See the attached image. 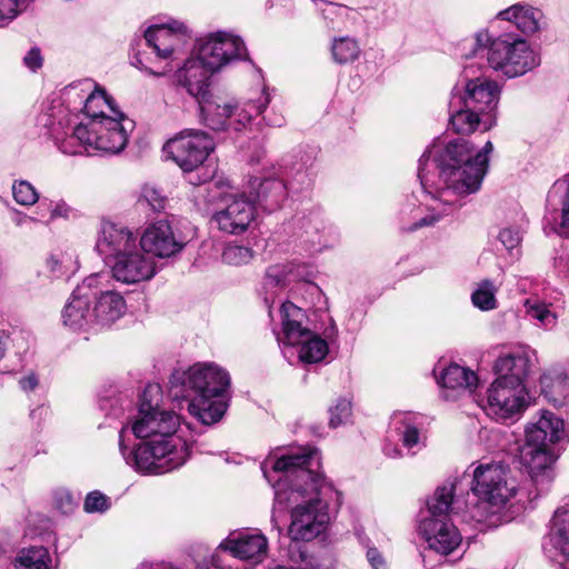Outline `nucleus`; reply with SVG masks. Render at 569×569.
I'll return each mask as SVG.
<instances>
[{
  "instance_id": "nucleus-1",
  "label": "nucleus",
  "mask_w": 569,
  "mask_h": 569,
  "mask_svg": "<svg viewBox=\"0 0 569 569\" xmlns=\"http://www.w3.org/2000/svg\"><path fill=\"white\" fill-rule=\"evenodd\" d=\"M491 141L481 150L465 139L448 143L435 141L419 159L418 178L422 189L431 194L428 208L431 214L419 219L409 230L431 226L442 216L456 209L455 196L475 193L480 189L488 170V156L492 152Z\"/></svg>"
},
{
  "instance_id": "nucleus-2",
  "label": "nucleus",
  "mask_w": 569,
  "mask_h": 569,
  "mask_svg": "<svg viewBox=\"0 0 569 569\" xmlns=\"http://www.w3.org/2000/svg\"><path fill=\"white\" fill-rule=\"evenodd\" d=\"M319 453L303 449L300 453L283 455L261 465L263 476L274 488L278 505L293 506L289 536L293 540L310 541L326 531L329 523L328 502L322 497L331 487L310 467L318 466Z\"/></svg>"
},
{
  "instance_id": "nucleus-3",
  "label": "nucleus",
  "mask_w": 569,
  "mask_h": 569,
  "mask_svg": "<svg viewBox=\"0 0 569 569\" xmlns=\"http://www.w3.org/2000/svg\"><path fill=\"white\" fill-rule=\"evenodd\" d=\"M159 390L158 385L144 389L138 415L119 432V450L126 463L142 473L170 472L181 467L190 455L188 445L174 436L179 416L148 400Z\"/></svg>"
},
{
  "instance_id": "nucleus-4",
  "label": "nucleus",
  "mask_w": 569,
  "mask_h": 569,
  "mask_svg": "<svg viewBox=\"0 0 569 569\" xmlns=\"http://www.w3.org/2000/svg\"><path fill=\"white\" fill-rule=\"evenodd\" d=\"M216 71L196 56L189 58L183 67L176 72V81L197 99L202 118L209 128L221 130L229 119L234 118V129L241 130L250 123L252 118L262 113L270 103V96L263 88L241 106L219 103L210 99L209 94V80Z\"/></svg>"
},
{
  "instance_id": "nucleus-5",
  "label": "nucleus",
  "mask_w": 569,
  "mask_h": 569,
  "mask_svg": "<svg viewBox=\"0 0 569 569\" xmlns=\"http://www.w3.org/2000/svg\"><path fill=\"white\" fill-rule=\"evenodd\" d=\"M170 395L186 400L188 411L206 426L218 422L227 411L223 392L230 385L229 375L213 363H196L186 370H174L170 377Z\"/></svg>"
},
{
  "instance_id": "nucleus-6",
  "label": "nucleus",
  "mask_w": 569,
  "mask_h": 569,
  "mask_svg": "<svg viewBox=\"0 0 569 569\" xmlns=\"http://www.w3.org/2000/svg\"><path fill=\"white\" fill-rule=\"evenodd\" d=\"M132 129L133 122L121 111L118 114L88 120L73 129L72 136L62 142L61 150L69 154L79 153L80 151L68 148L72 140H78L88 152L98 150L116 154L126 148L129 131Z\"/></svg>"
},
{
  "instance_id": "nucleus-7",
  "label": "nucleus",
  "mask_w": 569,
  "mask_h": 569,
  "mask_svg": "<svg viewBox=\"0 0 569 569\" xmlns=\"http://www.w3.org/2000/svg\"><path fill=\"white\" fill-rule=\"evenodd\" d=\"M471 490L482 502L502 509L517 495V481L507 465L502 462H481L473 470Z\"/></svg>"
},
{
  "instance_id": "nucleus-8",
  "label": "nucleus",
  "mask_w": 569,
  "mask_h": 569,
  "mask_svg": "<svg viewBox=\"0 0 569 569\" xmlns=\"http://www.w3.org/2000/svg\"><path fill=\"white\" fill-rule=\"evenodd\" d=\"M488 63L509 78L527 73L540 64V58L523 39L498 38L488 49Z\"/></svg>"
},
{
  "instance_id": "nucleus-9",
  "label": "nucleus",
  "mask_w": 569,
  "mask_h": 569,
  "mask_svg": "<svg viewBox=\"0 0 569 569\" xmlns=\"http://www.w3.org/2000/svg\"><path fill=\"white\" fill-rule=\"evenodd\" d=\"M213 148V140L206 132L186 129L167 141L163 152L184 172H191L203 163Z\"/></svg>"
},
{
  "instance_id": "nucleus-10",
  "label": "nucleus",
  "mask_w": 569,
  "mask_h": 569,
  "mask_svg": "<svg viewBox=\"0 0 569 569\" xmlns=\"http://www.w3.org/2000/svg\"><path fill=\"white\" fill-rule=\"evenodd\" d=\"M528 406L526 387L513 385L506 378H496L487 391L486 413L497 421H506L520 415Z\"/></svg>"
},
{
  "instance_id": "nucleus-11",
  "label": "nucleus",
  "mask_w": 569,
  "mask_h": 569,
  "mask_svg": "<svg viewBox=\"0 0 569 569\" xmlns=\"http://www.w3.org/2000/svg\"><path fill=\"white\" fill-rule=\"evenodd\" d=\"M102 278H106L102 273L90 274L72 291L62 310L64 326L73 330L89 329L96 326L91 305L98 293L99 280Z\"/></svg>"
},
{
  "instance_id": "nucleus-12",
  "label": "nucleus",
  "mask_w": 569,
  "mask_h": 569,
  "mask_svg": "<svg viewBox=\"0 0 569 569\" xmlns=\"http://www.w3.org/2000/svg\"><path fill=\"white\" fill-rule=\"evenodd\" d=\"M247 54L243 41L229 32L217 31L208 34L199 43L197 56L210 68L220 70L229 62Z\"/></svg>"
},
{
  "instance_id": "nucleus-13",
  "label": "nucleus",
  "mask_w": 569,
  "mask_h": 569,
  "mask_svg": "<svg viewBox=\"0 0 569 569\" xmlns=\"http://www.w3.org/2000/svg\"><path fill=\"white\" fill-rule=\"evenodd\" d=\"M112 278L121 283L136 284L156 274L154 259L137 243L127 252L109 262Z\"/></svg>"
},
{
  "instance_id": "nucleus-14",
  "label": "nucleus",
  "mask_w": 569,
  "mask_h": 569,
  "mask_svg": "<svg viewBox=\"0 0 569 569\" xmlns=\"http://www.w3.org/2000/svg\"><path fill=\"white\" fill-rule=\"evenodd\" d=\"M227 204L223 209L212 216L222 232L229 234H241L246 232L254 219L256 208L252 200L226 194Z\"/></svg>"
},
{
  "instance_id": "nucleus-15",
  "label": "nucleus",
  "mask_w": 569,
  "mask_h": 569,
  "mask_svg": "<svg viewBox=\"0 0 569 569\" xmlns=\"http://www.w3.org/2000/svg\"><path fill=\"white\" fill-rule=\"evenodd\" d=\"M419 531L428 547L443 556L453 552L462 541L460 532L448 518L426 517L420 522Z\"/></svg>"
},
{
  "instance_id": "nucleus-16",
  "label": "nucleus",
  "mask_w": 569,
  "mask_h": 569,
  "mask_svg": "<svg viewBox=\"0 0 569 569\" xmlns=\"http://www.w3.org/2000/svg\"><path fill=\"white\" fill-rule=\"evenodd\" d=\"M137 243L138 239L129 228L104 220L101 222L98 232L96 250L108 266L109 262L130 250Z\"/></svg>"
},
{
  "instance_id": "nucleus-17",
  "label": "nucleus",
  "mask_w": 569,
  "mask_h": 569,
  "mask_svg": "<svg viewBox=\"0 0 569 569\" xmlns=\"http://www.w3.org/2000/svg\"><path fill=\"white\" fill-rule=\"evenodd\" d=\"M219 548L230 552L234 558L252 565L260 563L268 555V539L260 532H232Z\"/></svg>"
},
{
  "instance_id": "nucleus-18",
  "label": "nucleus",
  "mask_w": 569,
  "mask_h": 569,
  "mask_svg": "<svg viewBox=\"0 0 569 569\" xmlns=\"http://www.w3.org/2000/svg\"><path fill=\"white\" fill-rule=\"evenodd\" d=\"M138 243L147 254L152 253L160 258L173 256L183 248V243L176 238L170 223L166 220L150 224Z\"/></svg>"
},
{
  "instance_id": "nucleus-19",
  "label": "nucleus",
  "mask_w": 569,
  "mask_h": 569,
  "mask_svg": "<svg viewBox=\"0 0 569 569\" xmlns=\"http://www.w3.org/2000/svg\"><path fill=\"white\" fill-rule=\"evenodd\" d=\"M187 27L182 22L173 21L169 24L152 26L144 32L147 43L153 48L157 56L168 59L184 41Z\"/></svg>"
},
{
  "instance_id": "nucleus-20",
  "label": "nucleus",
  "mask_w": 569,
  "mask_h": 569,
  "mask_svg": "<svg viewBox=\"0 0 569 569\" xmlns=\"http://www.w3.org/2000/svg\"><path fill=\"white\" fill-rule=\"evenodd\" d=\"M499 88L496 82L477 78L469 80L462 94L463 107H470L480 113L489 112L497 107Z\"/></svg>"
},
{
  "instance_id": "nucleus-21",
  "label": "nucleus",
  "mask_w": 569,
  "mask_h": 569,
  "mask_svg": "<svg viewBox=\"0 0 569 569\" xmlns=\"http://www.w3.org/2000/svg\"><path fill=\"white\" fill-rule=\"evenodd\" d=\"M99 280L98 293L93 298V315L96 326H110L119 320L127 310V303L120 292L114 290H101Z\"/></svg>"
},
{
  "instance_id": "nucleus-22",
  "label": "nucleus",
  "mask_w": 569,
  "mask_h": 569,
  "mask_svg": "<svg viewBox=\"0 0 569 569\" xmlns=\"http://www.w3.org/2000/svg\"><path fill=\"white\" fill-rule=\"evenodd\" d=\"M535 353L520 351L499 357L495 363L497 378H506L507 381L520 387H526L525 381L530 372Z\"/></svg>"
},
{
  "instance_id": "nucleus-23",
  "label": "nucleus",
  "mask_w": 569,
  "mask_h": 569,
  "mask_svg": "<svg viewBox=\"0 0 569 569\" xmlns=\"http://www.w3.org/2000/svg\"><path fill=\"white\" fill-rule=\"evenodd\" d=\"M523 466L528 469L531 478L538 483L550 481L552 478V466L556 457L550 448H532L523 446L520 453Z\"/></svg>"
},
{
  "instance_id": "nucleus-24",
  "label": "nucleus",
  "mask_w": 569,
  "mask_h": 569,
  "mask_svg": "<svg viewBox=\"0 0 569 569\" xmlns=\"http://www.w3.org/2000/svg\"><path fill=\"white\" fill-rule=\"evenodd\" d=\"M450 127L460 134H470L480 124V112L470 107H463L462 93L453 90L449 101Z\"/></svg>"
},
{
  "instance_id": "nucleus-25",
  "label": "nucleus",
  "mask_w": 569,
  "mask_h": 569,
  "mask_svg": "<svg viewBox=\"0 0 569 569\" xmlns=\"http://www.w3.org/2000/svg\"><path fill=\"white\" fill-rule=\"evenodd\" d=\"M282 331L288 345L295 346L310 336V330L305 327V311L290 301L283 302L280 309Z\"/></svg>"
},
{
  "instance_id": "nucleus-26",
  "label": "nucleus",
  "mask_w": 569,
  "mask_h": 569,
  "mask_svg": "<svg viewBox=\"0 0 569 569\" xmlns=\"http://www.w3.org/2000/svg\"><path fill=\"white\" fill-rule=\"evenodd\" d=\"M501 20L512 22L521 32L531 34L540 29L542 12L529 4L516 3L498 13Z\"/></svg>"
},
{
  "instance_id": "nucleus-27",
  "label": "nucleus",
  "mask_w": 569,
  "mask_h": 569,
  "mask_svg": "<svg viewBox=\"0 0 569 569\" xmlns=\"http://www.w3.org/2000/svg\"><path fill=\"white\" fill-rule=\"evenodd\" d=\"M540 386L549 400L561 405L569 397V373L560 367L550 368L541 376Z\"/></svg>"
},
{
  "instance_id": "nucleus-28",
  "label": "nucleus",
  "mask_w": 569,
  "mask_h": 569,
  "mask_svg": "<svg viewBox=\"0 0 569 569\" xmlns=\"http://www.w3.org/2000/svg\"><path fill=\"white\" fill-rule=\"evenodd\" d=\"M477 380L473 371L453 363L442 370L439 383L442 388L460 392L472 390Z\"/></svg>"
},
{
  "instance_id": "nucleus-29",
  "label": "nucleus",
  "mask_w": 569,
  "mask_h": 569,
  "mask_svg": "<svg viewBox=\"0 0 569 569\" xmlns=\"http://www.w3.org/2000/svg\"><path fill=\"white\" fill-rule=\"evenodd\" d=\"M391 420L405 447L411 449L420 445L421 435L417 422V415L411 412H396Z\"/></svg>"
},
{
  "instance_id": "nucleus-30",
  "label": "nucleus",
  "mask_w": 569,
  "mask_h": 569,
  "mask_svg": "<svg viewBox=\"0 0 569 569\" xmlns=\"http://www.w3.org/2000/svg\"><path fill=\"white\" fill-rule=\"evenodd\" d=\"M550 545L561 556L569 558V505L555 515Z\"/></svg>"
},
{
  "instance_id": "nucleus-31",
  "label": "nucleus",
  "mask_w": 569,
  "mask_h": 569,
  "mask_svg": "<svg viewBox=\"0 0 569 569\" xmlns=\"http://www.w3.org/2000/svg\"><path fill=\"white\" fill-rule=\"evenodd\" d=\"M258 183L257 192L252 201H264L270 207H278L287 197V188L280 179H264L258 181L256 178L252 187Z\"/></svg>"
},
{
  "instance_id": "nucleus-32",
  "label": "nucleus",
  "mask_w": 569,
  "mask_h": 569,
  "mask_svg": "<svg viewBox=\"0 0 569 569\" xmlns=\"http://www.w3.org/2000/svg\"><path fill=\"white\" fill-rule=\"evenodd\" d=\"M51 556L42 546L22 549L16 560V569H51Z\"/></svg>"
},
{
  "instance_id": "nucleus-33",
  "label": "nucleus",
  "mask_w": 569,
  "mask_h": 569,
  "mask_svg": "<svg viewBox=\"0 0 569 569\" xmlns=\"http://www.w3.org/2000/svg\"><path fill=\"white\" fill-rule=\"evenodd\" d=\"M48 271L54 278L69 277L78 269V260L72 251H54L46 261Z\"/></svg>"
},
{
  "instance_id": "nucleus-34",
  "label": "nucleus",
  "mask_w": 569,
  "mask_h": 569,
  "mask_svg": "<svg viewBox=\"0 0 569 569\" xmlns=\"http://www.w3.org/2000/svg\"><path fill=\"white\" fill-rule=\"evenodd\" d=\"M83 111L88 120H94L96 118L118 114L119 110L112 106L111 99L107 97L103 90H96L87 97Z\"/></svg>"
},
{
  "instance_id": "nucleus-35",
  "label": "nucleus",
  "mask_w": 569,
  "mask_h": 569,
  "mask_svg": "<svg viewBox=\"0 0 569 569\" xmlns=\"http://www.w3.org/2000/svg\"><path fill=\"white\" fill-rule=\"evenodd\" d=\"M299 359L306 363H316L321 361L328 353V343L326 340L315 336L310 331V336L303 337L300 341Z\"/></svg>"
},
{
  "instance_id": "nucleus-36",
  "label": "nucleus",
  "mask_w": 569,
  "mask_h": 569,
  "mask_svg": "<svg viewBox=\"0 0 569 569\" xmlns=\"http://www.w3.org/2000/svg\"><path fill=\"white\" fill-rule=\"evenodd\" d=\"M332 58L337 63L345 64L357 60L361 49L356 39L350 37L335 38L331 44Z\"/></svg>"
},
{
  "instance_id": "nucleus-37",
  "label": "nucleus",
  "mask_w": 569,
  "mask_h": 569,
  "mask_svg": "<svg viewBox=\"0 0 569 569\" xmlns=\"http://www.w3.org/2000/svg\"><path fill=\"white\" fill-rule=\"evenodd\" d=\"M498 287L490 280L486 279L478 283L471 295L473 306L482 311H489L497 308Z\"/></svg>"
},
{
  "instance_id": "nucleus-38",
  "label": "nucleus",
  "mask_w": 569,
  "mask_h": 569,
  "mask_svg": "<svg viewBox=\"0 0 569 569\" xmlns=\"http://www.w3.org/2000/svg\"><path fill=\"white\" fill-rule=\"evenodd\" d=\"M453 499V485L438 488L428 501L429 517L447 518Z\"/></svg>"
},
{
  "instance_id": "nucleus-39",
  "label": "nucleus",
  "mask_w": 569,
  "mask_h": 569,
  "mask_svg": "<svg viewBox=\"0 0 569 569\" xmlns=\"http://www.w3.org/2000/svg\"><path fill=\"white\" fill-rule=\"evenodd\" d=\"M535 423L540 429H543V433H547L551 443L559 442L566 438L565 422L553 412L542 411L540 418Z\"/></svg>"
},
{
  "instance_id": "nucleus-40",
  "label": "nucleus",
  "mask_w": 569,
  "mask_h": 569,
  "mask_svg": "<svg viewBox=\"0 0 569 569\" xmlns=\"http://www.w3.org/2000/svg\"><path fill=\"white\" fill-rule=\"evenodd\" d=\"M526 313L538 321L540 327L552 328L557 322V316L547 303L539 300L527 299L525 302Z\"/></svg>"
},
{
  "instance_id": "nucleus-41",
  "label": "nucleus",
  "mask_w": 569,
  "mask_h": 569,
  "mask_svg": "<svg viewBox=\"0 0 569 569\" xmlns=\"http://www.w3.org/2000/svg\"><path fill=\"white\" fill-rule=\"evenodd\" d=\"M29 0H0V26L8 24L27 10Z\"/></svg>"
},
{
  "instance_id": "nucleus-42",
  "label": "nucleus",
  "mask_w": 569,
  "mask_h": 569,
  "mask_svg": "<svg viewBox=\"0 0 569 569\" xmlns=\"http://www.w3.org/2000/svg\"><path fill=\"white\" fill-rule=\"evenodd\" d=\"M253 257L249 247L229 244L222 252V260L231 266H241L248 263Z\"/></svg>"
},
{
  "instance_id": "nucleus-43",
  "label": "nucleus",
  "mask_w": 569,
  "mask_h": 569,
  "mask_svg": "<svg viewBox=\"0 0 569 569\" xmlns=\"http://www.w3.org/2000/svg\"><path fill=\"white\" fill-rule=\"evenodd\" d=\"M14 200L22 206H32L38 201V192L34 187L24 180L14 182L12 186Z\"/></svg>"
},
{
  "instance_id": "nucleus-44",
  "label": "nucleus",
  "mask_w": 569,
  "mask_h": 569,
  "mask_svg": "<svg viewBox=\"0 0 569 569\" xmlns=\"http://www.w3.org/2000/svg\"><path fill=\"white\" fill-rule=\"evenodd\" d=\"M140 203H146L153 211H161L166 206V198L159 190L151 186H144L139 198Z\"/></svg>"
},
{
  "instance_id": "nucleus-45",
  "label": "nucleus",
  "mask_w": 569,
  "mask_h": 569,
  "mask_svg": "<svg viewBox=\"0 0 569 569\" xmlns=\"http://www.w3.org/2000/svg\"><path fill=\"white\" fill-rule=\"evenodd\" d=\"M351 416V402L347 399H339L335 407L330 408L329 423L336 428L345 423Z\"/></svg>"
},
{
  "instance_id": "nucleus-46",
  "label": "nucleus",
  "mask_w": 569,
  "mask_h": 569,
  "mask_svg": "<svg viewBox=\"0 0 569 569\" xmlns=\"http://www.w3.org/2000/svg\"><path fill=\"white\" fill-rule=\"evenodd\" d=\"M560 204L559 211L560 221L556 228V231L563 237H569V191L562 188L560 192Z\"/></svg>"
},
{
  "instance_id": "nucleus-47",
  "label": "nucleus",
  "mask_w": 569,
  "mask_h": 569,
  "mask_svg": "<svg viewBox=\"0 0 569 569\" xmlns=\"http://www.w3.org/2000/svg\"><path fill=\"white\" fill-rule=\"evenodd\" d=\"M287 271L284 266L276 264L268 268L263 286L267 290L284 286Z\"/></svg>"
},
{
  "instance_id": "nucleus-48",
  "label": "nucleus",
  "mask_w": 569,
  "mask_h": 569,
  "mask_svg": "<svg viewBox=\"0 0 569 569\" xmlns=\"http://www.w3.org/2000/svg\"><path fill=\"white\" fill-rule=\"evenodd\" d=\"M543 429L537 427L536 423H531L526 429V442L523 446H530L532 448H549V438L547 433H543Z\"/></svg>"
},
{
  "instance_id": "nucleus-49",
  "label": "nucleus",
  "mask_w": 569,
  "mask_h": 569,
  "mask_svg": "<svg viewBox=\"0 0 569 569\" xmlns=\"http://www.w3.org/2000/svg\"><path fill=\"white\" fill-rule=\"evenodd\" d=\"M109 507V498L99 491H92L86 497L84 510L87 512H104Z\"/></svg>"
},
{
  "instance_id": "nucleus-50",
  "label": "nucleus",
  "mask_w": 569,
  "mask_h": 569,
  "mask_svg": "<svg viewBox=\"0 0 569 569\" xmlns=\"http://www.w3.org/2000/svg\"><path fill=\"white\" fill-rule=\"evenodd\" d=\"M366 549V558L372 569H388V562L382 552L371 546L369 541L362 543Z\"/></svg>"
},
{
  "instance_id": "nucleus-51",
  "label": "nucleus",
  "mask_w": 569,
  "mask_h": 569,
  "mask_svg": "<svg viewBox=\"0 0 569 569\" xmlns=\"http://www.w3.org/2000/svg\"><path fill=\"white\" fill-rule=\"evenodd\" d=\"M499 240L509 252H512L521 242L520 230L518 228H505L499 233Z\"/></svg>"
},
{
  "instance_id": "nucleus-52",
  "label": "nucleus",
  "mask_w": 569,
  "mask_h": 569,
  "mask_svg": "<svg viewBox=\"0 0 569 569\" xmlns=\"http://www.w3.org/2000/svg\"><path fill=\"white\" fill-rule=\"evenodd\" d=\"M23 61L24 64L33 71L40 68L42 66V57L40 50L37 48L31 49L23 58Z\"/></svg>"
},
{
  "instance_id": "nucleus-53",
  "label": "nucleus",
  "mask_w": 569,
  "mask_h": 569,
  "mask_svg": "<svg viewBox=\"0 0 569 569\" xmlns=\"http://www.w3.org/2000/svg\"><path fill=\"white\" fill-rule=\"evenodd\" d=\"M37 386L38 379L33 373L20 380V387L24 391H32Z\"/></svg>"
},
{
  "instance_id": "nucleus-54",
  "label": "nucleus",
  "mask_w": 569,
  "mask_h": 569,
  "mask_svg": "<svg viewBox=\"0 0 569 569\" xmlns=\"http://www.w3.org/2000/svg\"><path fill=\"white\" fill-rule=\"evenodd\" d=\"M266 122L271 127H281L284 123V117L282 114L269 113L263 118Z\"/></svg>"
},
{
  "instance_id": "nucleus-55",
  "label": "nucleus",
  "mask_w": 569,
  "mask_h": 569,
  "mask_svg": "<svg viewBox=\"0 0 569 569\" xmlns=\"http://www.w3.org/2000/svg\"><path fill=\"white\" fill-rule=\"evenodd\" d=\"M562 188H566L569 191V177L563 181H557L556 183H553V186L549 192V199L558 196V193L560 192V190Z\"/></svg>"
},
{
  "instance_id": "nucleus-56",
  "label": "nucleus",
  "mask_w": 569,
  "mask_h": 569,
  "mask_svg": "<svg viewBox=\"0 0 569 569\" xmlns=\"http://www.w3.org/2000/svg\"><path fill=\"white\" fill-rule=\"evenodd\" d=\"M57 505L60 509H62L63 512H68L73 507L72 498L69 493H66L63 498L60 499V501H57Z\"/></svg>"
},
{
  "instance_id": "nucleus-57",
  "label": "nucleus",
  "mask_w": 569,
  "mask_h": 569,
  "mask_svg": "<svg viewBox=\"0 0 569 569\" xmlns=\"http://www.w3.org/2000/svg\"><path fill=\"white\" fill-rule=\"evenodd\" d=\"M313 2H315V4H316V6H319L320 3H323V4H326L327 7H329V10H327V9H322V10H321V11H322V14H323V17H325L326 19L328 18V16L326 14V12H327V11H329L330 13H333L335 11H337V10H340V9H341V7H340V6H338V4H333V3H327V2H325L323 0H313Z\"/></svg>"
},
{
  "instance_id": "nucleus-58",
  "label": "nucleus",
  "mask_w": 569,
  "mask_h": 569,
  "mask_svg": "<svg viewBox=\"0 0 569 569\" xmlns=\"http://www.w3.org/2000/svg\"><path fill=\"white\" fill-rule=\"evenodd\" d=\"M319 466H320V462L318 463V466H312V467H310V469L312 470L313 476H318V477H320V479L325 482V485H327V482H326V480L322 478V476L316 471V469H317V468H319ZM328 486L332 487L330 483H328ZM333 492H335V495H338V491H335V490H333V488H331V491H328L327 496L322 497V498H323V500L327 502V498H328V496H329V495H331V493H333Z\"/></svg>"
},
{
  "instance_id": "nucleus-59",
  "label": "nucleus",
  "mask_w": 569,
  "mask_h": 569,
  "mask_svg": "<svg viewBox=\"0 0 569 569\" xmlns=\"http://www.w3.org/2000/svg\"><path fill=\"white\" fill-rule=\"evenodd\" d=\"M489 38L487 33H479L477 34L476 41L479 47H485V44L488 42Z\"/></svg>"
},
{
  "instance_id": "nucleus-60",
  "label": "nucleus",
  "mask_w": 569,
  "mask_h": 569,
  "mask_svg": "<svg viewBox=\"0 0 569 569\" xmlns=\"http://www.w3.org/2000/svg\"><path fill=\"white\" fill-rule=\"evenodd\" d=\"M68 209L62 206V204H58L56 206V208L52 210V217H56V216H62L64 213H67Z\"/></svg>"
},
{
  "instance_id": "nucleus-61",
  "label": "nucleus",
  "mask_w": 569,
  "mask_h": 569,
  "mask_svg": "<svg viewBox=\"0 0 569 569\" xmlns=\"http://www.w3.org/2000/svg\"><path fill=\"white\" fill-rule=\"evenodd\" d=\"M386 455L392 458H396L400 455V451L397 448L391 449V451L388 450V448L385 449Z\"/></svg>"
},
{
  "instance_id": "nucleus-62",
  "label": "nucleus",
  "mask_w": 569,
  "mask_h": 569,
  "mask_svg": "<svg viewBox=\"0 0 569 569\" xmlns=\"http://www.w3.org/2000/svg\"><path fill=\"white\" fill-rule=\"evenodd\" d=\"M141 569H171V568L163 567V566H149V565H143V566L141 567Z\"/></svg>"
},
{
  "instance_id": "nucleus-63",
  "label": "nucleus",
  "mask_w": 569,
  "mask_h": 569,
  "mask_svg": "<svg viewBox=\"0 0 569 569\" xmlns=\"http://www.w3.org/2000/svg\"><path fill=\"white\" fill-rule=\"evenodd\" d=\"M27 220H33V218L28 217V216H24V217L20 218V219L17 221V224H21L22 222H24V221H27Z\"/></svg>"
},
{
  "instance_id": "nucleus-64",
  "label": "nucleus",
  "mask_w": 569,
  "mask_h": 569,
  "mask_svg": "<svg viewBox=\"0 0 569 569\" xmlns=\"http://www.w3.org/2000/svg\"><path fill=\"white\" fill-rule=\"evenodd\" d=\"M269 569H287V568L283 566H280V565H274L273 567H270Z\"/></svg>"
}]
</instances>
